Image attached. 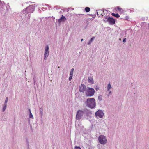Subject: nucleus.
<instances>
[{"label": "nucleus", "instance_id": "bb28decb", "mask_svg": "<svg viewBox=\"0 0 149 149\" xmlns=\"http://www.w3.org/2000/svg\"><path fill=\"white\" fill-rule=\"evenodd\" d=\"M40 111L41 112H42V109H41V108H40Z\"/></svg>", "mask_w": 149, "mask_h": 149}, {"label": "nucleus", "instance_id": "7ed1b4c3", "mask_svg": "<svg viewBox=\"0 0 149 149\" xmlns=\"http://www.w3.org/2000/svg\"><path fill=\"white\" fill-rule=\"evenodd\" d=\"M98 140L100 143L102 144H105L107 143V140L106 137L102 135L99 136Z\"/></svg>", "mask_w": 149, "mask_h": 149}, {"label": "nucleus", "instance_id": "6ab92c4d", "mask_svg": "<svg viewBox=\"0 0 149 149\" xmlns=\"http://www.w3.org/2000/svg\"><path fill=\"white\" fill-rule=\"evenodd\" d=\"M74 70V68H72L71 70V71L70 72V75L73 76Z\"/></svg>", "mask_w": 149, "mask_h": 149}, {"label": "nucleus", "instance_id": "423d86ee", "mask_svg": "<svg viewBox=\"0 0 149 149\" xmlns=\"http://www.w3.org/2000/svg\"><path fill=\"white\" fill-rule=\"evenodd\" d=\"M49 47L48 45H47L45 48V50L44 55V59L46 60L47 57L49 55V52L48 51Z\"/></svg>", "mask_w": 149, "mask_h": 149}, {"label": "nucleus", "instance_id": "c85d7f7f", "mask_svg": "<svg viewBox=\"0 0 149 149\" xmlns=\"http://www.w3.org/2000/svg\"><path fill=\"white\" fill-rule=\"evenodd\" d=\"M104 21H105V20H104Z\"/></svg>", "mask_w": 149, "mask_h": 149}, {"label": "nucleus", "instance_id": "1a4fd4ad", "mask_svg": "<svg viewBox=\"0 0 149 149\" xmlns=\"http://www.w3.org/2000/svg\"><path fill=\"white\" fill-rule=\"evenodd\" d=\"M26 10H29V13H32L34 10V8L33 6L31 5L26 8Z\"/></svg>", "mask_w": 149, "mask_h": 149}, {"label": "nucleus", "instance_id": "f257e3e1", "mask_svg": "<svg viewBox=\"0 0 149 149\" xmlns=\"http://www.w3.org/2000/svg\"><path fill=\"white\" fill-rule=\"evenodd\" d=\"M86 103L88 107L91 108H93L96 106L95 100L94 98H88L87 100Z\"/></svg>", "mask_w": 149, "mask_h": 149}, {"label": "nucleus", "instance_id": "f3484780", "mask_svg": "<svg viewBox=\"0 0 149 149\" xmlns=\"http://www.w3.org/2000/svg\"><path fill=\"white\" fill-rule=\"evenodd\" d=\"M94 38H95L94 37H93L92 38H91V39H90V40L89 42H88V45H90L91 44V42L93 40Z\"/></svg>", "mask_w": 149, "mask_h": 149}, {"label": "nucleus", "instance_id": "4be33fe9", "mask_svg": "<svg viewBox=\"0 0 149 149\" xmlns=\"http://www.w3.org/2000/svg\"><path fill=\"white\" fill-rule=\"evenodd\" d=\"M8 98L7 97H6V99L4 104H7V103L8 102Z\"/></svg>", "mask_w": 149, "mask_h": 149}, {"label": "nucleus", "instance_id": "2eb2a0df", "mask_svg": "<svg viewBox=\"0 0 149 149\" xmlns=\"http://www.w3.org/2000/svg\"><path fill=\"white\" fill-rule=\"evenodd\" d=\"M29 111L30 113L29 114V117L30 118H33V116L32 114L31 113V110L30 109H29Z\"/></svg>", "mask_w": 149, "mask_h": 149}, {"label": "nucleus", "instance_id": "cd10ccee", "mask_svg": "<svg viewBox=\"0 0 149 149\" xmlns=\"http://www.w3.org/2000/svg\"><path fill=\"white\" fill-rule=\"evenodd\" d=\"M83 39H81V41H83Z\"/></svg>", "mask_w": 149, "mask_h": 149}, {"label": "nucleus", "instance_id": "ddd939ff", "mask_svg": "<svg viewBox=\"0 0 149 149\" xmlns=\"http://www.w3.org/2000/svg\"><path fill=\"white\" fill-rule=\"evenodd\" d=\"M113 16L115 17H116L118 18L120 17V15L118 13L115 14L114 13H113L111 14Z\"/></svg>", "mask_w": 149, "mask_h": 149}, {"label": "nucleus", "instance_id": "4468645a", "mask_svg": "<svg viewBox=\"0 0 149 149\" xmlns=\"http://www.w3.org/2000/svg\"><path fill=\"white\" fill-rule=\"evenodd\" d=\"M112 88L111 85L110 84V83L109 82L108 84L107 85V90L109 91V90L111 88Z\"/></svg>", "mask_w": 149, "mask_h": 149}, {"label": "nucleus", "instance_id": "dca6fc26", "mask_svg": "<svg viewBox=\"0 0 149 149\" xmlns=\"http://www.w3.org/2000/svg\"><path fill=\"white\" fill-rule=\"evenodd\" d=\"M85 10L86 12H89L90 11V9L89 7H86L85 8Z\"/></svg>", "mask_w": 149, "mask_h": 149}, {"label": "nucleus", "instance_id": "a211bd4d", "mask_svg": "<svg viewBox=\"0 0 149 149\" xmlns=\"http://www.w3.org/2000/svg\"><path fill=\"white\" fill-rule=\"evenodd\" d=\"M117 9L120 12H122L123 11L122 9L119 6L117 7Z\"/></svg>", "mask_w": 149, "mask_h": 149}, {"label": "nucleus", "instance_id": "9b49d317", "mask_svg": "<svg viewBox=\"0 0 149 149\" xmlns=\"http://www.w3.org/2000/svg\"><path fill=\"white\" fill-rule=\"evenodd\" d=\"M66 20V18L65 17V16L63 15H62L61 18L59 19L58 20V21L59 23L61 22L62 21H64L65 20Z\"/></svg>", "mask_w": 149, "mask_h": 149}, {"label": "nucleus", "instance_id": "39448f33", "mask_svg": "<svg viewBox=\"0 0 149 149\" xmlns=\"http://www.w3.org/2000/svg\"><path fill=\"white\" fill-rule=\"evenodd\" d=\"M95 115L97 118H102L104 116V113L102 110H98L95 113Z\"/></svg>", "mask_w": 149, "mask_h": 149}, {"label": "nucleus", "instance_id": "f8f14e48", "mask_svg": "<svg viewBox=\"0 0 149 149\" xmlns=\"http://www.w3.org/2000/svg\"><path fill=\"white\" fill-rule=\"evenodd\" d=\"M104 11L102 10H99L97 12V13L98 15H102L103 16Z\"/></svg>", "mask_w": 149, "mask_h": 149}, {"label": "nucleus", "instance_id": "5701e85b", "mask_svg": "<svg viewBox=\"0 0 149 149\" xmlns=\"http://www.w3.org/2000/svg\"><path fill=\"white\" fill-rule=\"evenodd\" d=\"M74 149H81V148L79 146H75L74 147Z\"/></svg>", "mask_w": 149, "mask_h": 149}, {"label": "nucleus", "instance_id": "b1692460", "mask_svg": "<svg viewBox=\"0 0 149 149\" xmlns=\"http://www.w3.org/2000/svg\"><path fill=\"white\" fill-rule=\"evenodd\" d=\"M72 76H73L72 75H70L69 77V80L70 81L72 79Z\"/></svg>", "mask_w": 149, "mask_h": 149}, {"label": "nucleus", "instance_id": "393cba45", "mask_svg": "<svg viewBox=\"0 0 149 149\" xmlns=\"http://www.w3.org/2000/svg\"><path fill=\"white\" fill-rule=\"evenodd\" d=\"M95 89L96 91H97L98 90H99V87L98 86H96Z\"/></svg>", "mask_w": 149, "mask_h": 149}, {"label": "nucleus", "instance_id": "aec40b11", "mask_svg": "<svg viewBox=\"0 0 149 149\" xmlns=\"http://www.w3.org/2000/svg\"><path fill=\"white\" fill-rule=\"evenodd\" d=\"M7 104H4V106L3 108V111L4 112L6 108Z\"/></svg>", "mask_w": 149, "mask_h": 149}, {"label": "nucleus", "instance_id": "20e7f679", "mask_svg": "<svg viewBox=\"0 0 149 149\" xmlns=\"http://www.w3.org/2000/svg\"><path fill=\"white\" fill-rule=\"evenodd\" d=\"M84 114L83 111L81 110H78L77 112L76 118L77 120H79L81 119Z\"/></svg>", "mask_w": 149, "mask_h": 149}, {"label": "nucleus", "instance_id": "412c9836", "mask_svg": "<svg viewBox=\"0 0 149 149\" xmlns=\"http://www.w3.org/2000/svg\"><path fill=\"white\" fill-rule=\"evenodd\" d=\"M98 99L100 101H101L102 99V96L101 95H99L98 96Z\"/></svg>", "mask_w": 149, "mask_h": 149}, {"label": "nucleus", "instance_id": "a878e982", "mask_svg": "<svg viewBox=\"0 0 149 149\" xmlns=\"http://www.w3.org/2000/svg\"><path fill=\"white\" fill-rule=\"evenodd\" d=\"M126 40V38H124L123 40V42H125Z\"/></svg>", "mask_w": 149, "mask_h": 149}, {"label": "nucleus", "instance_id": "0eeeda50", "mask_svg": "<svg viewBox=\"0 0 149 149\" xmlns=\"http://www.w3.org/2000/svg\"><path fill=\"white\" fill-rule=\"evenodd\" d=\"M106 19L110 24L113 25L115 24V20L113 18L109 17L108 18H106Z\"/></svg>", "mask_w": 149, "mask_h": 149}, {"label": "nucleus", "instance_id": "f03ea898", "mask_svg": "<svg viewBox=\"0 0 149 149\" xmlns=\"http://www.w3.org/2000/svg\"><path fill=\"white\" fill-rule=\"evenodd\" d=\"M85 93L87 96L91 97L94 95L95 90L93 88H88L85 92Z\"/></svg>", "mask_w": 149, "mask_h": 149}, {"label": "nucleus", "instance_id": "9d476101", "mask_svg": "<svg viewBox=\"0 0 149 149\" xmlns=\"http://www.w3.org/2000/svg\"><path fill=\"white\" fill-rule=\"evenodd\" d=\"M88 81L90 83L93 84L94 83L93 78L91 77H88Z\"/></svg>", "mask_w": 149, "mask_h": 149}, {"label": "nucleus", "instance_id": "6e6552de", "mask_svg": "<svg viewBox=\"0 0 149 149\" xmlns=\"http://www.w3.org/2000/svg\"><path fill=\"white\" fill-rule=\"evenodd\" d=\"M87 89L86 86L84 84H81L79 88V91L83 93L86 92Z\"/></svg>", "mask_w": 149, "mask_h": 149}]
</instances>
